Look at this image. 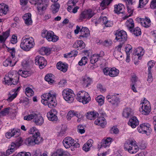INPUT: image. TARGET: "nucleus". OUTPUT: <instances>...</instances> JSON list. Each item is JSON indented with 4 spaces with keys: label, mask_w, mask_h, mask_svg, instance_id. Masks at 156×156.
<instances>
[{
    "label": "nucleus",
    "mask_w": 156,
    "mask_h": 156,
    "mask_svg": "<svg viewBox=\"0 0 156 156\" xmlns=\"http://www.w3.org/2000/svg\"><path fill=\"white\" fill-rule=\"evenodd\" d=\"M94 124L100 126L101 127L104 128L106 125L107 122L105 118L102 117H100L95 120Z\"/></svg>",
    "instance_id": "nucleus-23"
},
{
    "label": "nucleus",
    "mask_w": 156,
    "mask_h": 156,
    "mask_svg": "<svg viewBox=\"0 0 156 156\" xmlns=\"http://www.w3.org/2000/svg\"><path fill=\"white\" fill-rule=\"evenodd\" d=\"M119 73V71L115 67L111 68L109 76L114 77L117 76Z\"/></svg>",
    "instance_id": "nucleus-40"
},
{
    "label": "nucleus",
    "mask_w": 156,
    "mask_h": 156,
    "mask_svg": "<svg viewBox=\"0 0 156 156\" xmlns=\"http://www.w3.org/2000/svg\"><path fill=\"white\" fill-rule=\"evenodd\" d=\"M85 43L82 40H78L76 41L73 47L76 48H77L78 50H80L84 48L85 47Z\"/></svg>",
    "instance_id": "nucleus-24"
},
{
    "label": "nucleus",
    "mask_w": 156,
    "mask_h": 156,
    "mask_svg": "<svg viewBox=\"0 0 156 156\" xmlns=\"http://www.w3.org/2000/svg\"><path fill=\"white\" fill-rule=\"evenodd\" d=\"M139 110L143 115H148L151 111V107L149 102L145 99L141 101L140 104Z\"/></svg>",
    "instance_id": "nucleus-6"
},
{
    "label": "nucleus",
    "mask_w": 156,
    "mask_h": 156,
    "mask_svg": "<svg viewBox=\"0 0 156 156\" xmlns=\"http://www.w3.org/2000/svg\"><path fill=\"white\" fill-rule=\"evenodd\" d=\"M139 124V122L136 117L134 116L130 119L128 122V124L132 128H134Z\"/></svg>",
    "instance_id": "nucleus-22"
},
{
    "label": "nucleus",
    "mask_w": 156,
    "mask_h": 156,
    "mask_svg": "<svg viewBox=\"0 0 156 156\" xmlns=\"http://www.w3.org/2000/svg\"><path fill=\"white\" fill-rule=\"evenodd\" d=\"M29 133L33 134V137H41L40 135V133L39 130L35 127H33L31 128L29 130Z\"/></svg>",
    "instance_id": "nucleus-36"
},
{
    "label": "nucleus",
    "mask_w": 156,
    "mask_h": 156,
    "mask_svg": "<svg viewBox=\"0 0 156 156\" xmlns=\"http://www.w3.org/2000/svg\"><path fill=\"white\" fill-rule=\"evenodd\" d=\"M113 54L115 57L118 60H119L120 58L122 57V54L121 52L114 51Z\"/></svg>",
    "instance_id": "nucleus-52"
},
{
    "label": "nucleus",
    "mask_w": 156,
    "mask_h": 156,
    "mask_svg": "<svg viewBox=\"0 0 156 156\" xmlns=\"http://www.w3.org/2000/svg\"><path fill=\"white\" fill-rule=\"evenodd\" d=\"M25 94L28 97H30L34 94L33 90L30 87H27L25 89Z\"/></svg>",
    "instance_id": "nucleus-46"
},
{
    "label": "nucleus",
    "mask_w": 156,
    "mask_h": 156,
    "mask_svg": "<svg viewBox=\"0 0 156 156\" xmlns=\"http://www.w3.org/2000/svg\"><path fill=\"white\" fill-rule=\"evenodd\" d=\"M55 152L59 156H65L68 154V152L64 151L61 148L58 149Z\"/></svg>",
    "instance_id": "nucleus-44"
},
{
    "label": "nucleus",
    "mask_w": 156,
    "mask_h": 156,
    "mask_svg": "<svg viewBox=\"0 0 156 156\" xmlns=\"http://www.w3.org/2000/svg\"><path fill=\"white\" fill-rule=\"evenodd\" d=\"M149 0H139L138 8H142L148 2Z\"/></svg>",
    "instance_id": "nucleus-54"
},
{
    "label": "nucleus",
    "mask_w": 156,
    "mask_h": 156,
    "mask_svg": "<svg viewBox=\"0 0 156 156\" xmlns=\"http://www.w3.org/2000/svg\"><path fill=\"white\" fill-rule=\"evenodd\" d=\"M99 56L98 54H94L90 58V62L92 64H94L97 62L98 60Z\"/></svg>",
    "instance_id": "nucleus-43"
},
{
    "label": "nucleus",
    "mask_w": 156,
    "mask_h": 156,
    "mask_svg": "<svg viewBox=\"0 0 156 156\" xmlns=\"http://www.w3.org/2000/svg\"><path fill=\"white\" fill-rule=\"evenodd\" d=\"M54 76L52 74H49L47 75L45 77V80L47 81L48 83L51 84L54 83Z\"/></svg>",
    "instance_id": "nucleus-39"
},
{
    "label": "nucleus",
    "mask_w": 156,
    "mask_h": 156,
    "mask_svg": "<svg viewBox=\"0 0 156 156\" xmlns=\"http://www.w3.org/2000/svg\"><path fill=\"white\" fill-rule=\"evenodd\" d=\"M125 150L129 153L133 154L136 153L139 150L138 147L136 143V141H128L126 142L124 145Z\"/></svg>",
    "instance_id": "nucleus-7"
},
{
    "label": "nucleus",
    "mask_w": 156,
    "mask_h": 156,
    "mask_svg": "<svg viewBox=\"0 0 156 156\" xmlns=\"http://www.w3.org/2000/svg\"><path fill=\"white\" fill-rule=\"evenodd\" d=\"M93 143V140L92 139H90L85 143L83 146V150L85 152H87L90 151V147L92 146V144Z\"/></svg>",
    "instance_id": "nucleus-34"
},
{
    "label": "nucleus",
    "mask_w": 156,
    "mask_h": 156,
    "mask_svg": "<svg viewBox=\"0 0 156 156\" xmlns=\"http://www.w3.org/2000/svg\"><path fill=\"white\" fill-rule=\"evenodd\" d=\"M20 129L17 128H13L11 129V131L13 136L16 137L20 134Z\"/></svg>",
    "instance_id": "nucleus-47"
},
{
    "label": "nucleus",
    "mask_w": 156,
    "mask_h": 156,
    "mask_svg": "<svg viewBox=\"0 0 156 156\" xmlns=\"http://www.w3.org/2000/svg\"><path fill=\"white\" fill-rule=\"evenodd\" d=\"M78 131L81 134L85 133V131L84 128L82 125H79L78 127Z\"/></svg>",
    "instance_id": "nucleus-61"
},
{
    "label": "nucleus",
    "mask_w": 156,
    "mask_h": 156,
    "mask_svg": "<svg viewBox=\"0 0 156 156\" xmlns=\"http://www.w3.org/2000/svg\"><path fill=\"white\" fill-rule=\"evenodd\" d=\"M15 72L12 71L10 72L8 74L6 75L4 77L3 81L5 84L7 85H16L17 83L19 80V76L17 74L14 73Z\"/></svg>",
    "instance_id": "nucleus-4"
},
{
    "label": "nucleus",
    "mask_w": 156,
    "mask_h": 156,
    "mask_svg": "<svg viewBox=\"0 0 156 156\" xmlns=\"http://www.w3.org/2000/svg\"><path fill=\"white\" fill-rule=\"evenodd\" d=\"M76 99L83 104L88 103L91 100L89 94L84 91H79L78 92L76 95Z\"/></svg>",
    "instance_id": "nucleus-8"
},
{
    "label": "nucleus",
    "mask_w": 156,
    "mask_h": 156,
    "mask_svg": "<svg viewBox=\"0 0 156 156\" xmlns=\"http://www.w3.org/2000/svg\"><path fill=\"white\" fill-rule=\"evenodd\" d=\"M16 62L9 57H8L3 62V65L4 66L7 67L8 66H14Z\"/></svg>",
    "instance_id": "nucleus-31"
},
{
    "label": "nucleus",
    "mask_w": 156,
    "mask_h": 156,
    "mask_svg": "<svg viewBox=\"0 0 156 156\" xmlns=\"http://www.w3.org/2000/svg\"><path fill=\"white\" fill-rule=\"evenodd\" d=\"M112 43V41L110 40H106L102 42V43L104 46L109 47L111 45Z\"/></svg>",
    "instance_id": "nucleus-59"
},
{
    "label": "nucleus",
    "mask_w": 156,
    "mask_h": 156,
    "mask_svg": "<svg viewBox=\"0 0 156 156\" xmlns=\"http://www.w3.org/2000/svg\"><path fill=\"white\" fill-rule=\"evenodd\" d=\"M134 52L135 55H137L138 57V59H140L141 57L144 54V50L142 47H140L136 48Z\"/></svg>",
    "instance_id": "nucleus-29"
},
{
    "label": "nucleus",
    "mask_w": 156,
    "mask_h": 156,
    "mask_svg": "<svg viewBox=\"0 0 156 156\" xmlns=\"http://www.w3.org/2000/svg\"><path fill=\"white\" fill-rule=\"evenodd\" d=\"M35 64L38 65L39 68L42 69L44 68L47 64V61L44 58L41 56L38 55L35 59Z\"/></svg>",
    "instance_id": "nucleus-17"
},
{
    "label": "nucleus",
    "mask_w": 156,
    "mask_h": 156,
    "mask_svg": "<svg viewBox=\"0 0 156 156\" xmlns=\"http://www.w3.org/2000/svg\"><path fill=\"white\" fill-rule=\"evenodd\" d=\"M154 63L153 61H149L147 63V66L148 68V71L151 72V68H152L154 65Z\"/></svg>",
    "instance_id": "nucleus-55"
},
{
    "label": "nucleus",
    "mask_w": 156,
    "mask_h": 156,
    "mask_svg": "<svg viewBox=\"0 0 156 156\" xmlns=\"http://www.w3.org/2000/svg\"><path fill=\"white\" fill-rule=\"evenodd\" d=\"M56 95V93L52 90L44 93L41 96V102L45 105H47L50 108H53L57 105Z\"/></svg>",
    "instance_id": "nucleus-1"
},
{
    "label": "nucleus",
    "mask_w": 156,
    "mask_h": 156,
    "mask_svg": "<svg viewBox=\"0 0 156 156\" xmlns=\"http://www.w3.org/2000/svg\"><path fill=\"white\" fill-rule=\"evenodd\" d=\"M96 100L98 104L101 106L104 103V97L102 95H99L96 98Z\"/></svg>",
    "instance_id": "nucleus-45"
},
{
    "label": "nucleus",
    "mask_w": 156,
    "mask_h": 156,
    "mask_svg": "<svg viewBox=\"0 0 156 156\" xmlns=\"http://www.w3.org/2000/svg\"><path fill=\"white\" fill-rule=\"evenodd\" d=\"M95 14L94 10L91 9L85 10L81 12L78 20L79 22H80L85 19L90 20Z\"/></svg>",
    "instance_id": "nucleus-9"
},
{
    "label": "nucleus",
    "mask_w": 156,
    "mask_h": 156,
    "mask_svg": "<svg viewBox=\"0 0 156 156\" xmlns=\"http://www.w3.org/2000/svg\"><path fill=\"white\" fill-rule=\"evenodd\" d=\"M35 45L34 38L26 35L22 38L20 44L21 49L25 51H28L33 48Z\"/></svg>",
    "instance_id": "nucleus-2"
},
{
    "label": "nucleus",
    "mask_w": 156,
    "mask_h": 156,
    "mask_svg": "<svg viewBox=\"0 0 156 156\" xmlns=\"http://www.w3.org/2000/svg\"><path fill=\"white\" fill-rule=\"evenodd\" d=\"M10 108H6L3 110L1 112V114L3 115H6L9 114Z\"/></svg>",
    "instance_id": "nucleus-57"
},
{
    "label": "nucleus",
    "mask_w": 156,
    "mask_h": 156,
    "mask_svg": "<svg viewBox=\"0 0 156 156\" xmlns=\"http://www.w3.org/2000/svg\"><path fill=\"white\" fill-rule=\"evenodd\" d=\"M43 37L46 38L47 40L49 41L55 42L58 39V37L55 35L54 33L52 31L45 30L42 34Z\"/></svg>",
    "instance_id": "nucleus-12"
},
{
    "label": "nucleus",
    "mask_w": 156,
    "mask_h": 156,
    "mask_svg": "<svg viewBox=\"0 0 156 156\" xmlns=\"http://www.w3.org/2000/svg\"><path fill=\"white\" fill-rule=\"evenodd\" d=\"M23 119L24 120L27 121L33 119V122L37 126H41L44 122V119L42 116L34 112L24 116Z\"/></svg>",
    "instance_id": "nucleus-3"
},
{
    "label": "nucleus",
    "mask_w": 156,
    "mask_h": 156,
    "mask_svg": "<svg viewBox=\"0 0 156 156\" xmlns=\"http://www.w3.org/2000/svg\"><path fill=\"white\" fill-rule=\"evenodd\" d=\"M112 141V138L109 137L107 138L106 139L103 140L101 143V147L106 148L109 147Z\"/></svg>",
    "instance_id": "nucleus-32"
},
{
    "label": "nucleus",
    "mask_w": 156,
    "mask_h": 156,
    "mask_svg": "<svg viewBox=\"0 0 156 156\" xmlns=\"http://www.w3.org/2000/svg\"><path fill=\"white\" fill-rule=\"evenodd\" d=\"M18 147L14 142H12L11 145V147L9 149H8L6 151V153L8 155H9L12 153Z\"/></svg>",
    "instance_id": "nucleus-42"
},
{
    "label": "nucleus",
    "mask_w": 156,
    "mask_h": 156,
    "mask_svg": "<svg viewBox=\"0 0 156 156\" xmlns=\"http://www.w3.org/2000/svg\"><path fill=\"white\" fill-rule=\"evenodd\" d=\"M114 7V12L115 13L119 14L123 13L124 8V5L122 4H120L118 5H115Z\"/></svg>",
    "instance_id": "nucleus-35"
},
{
    "label": "nucleus",
    "mask_w": 156,
    "mask_h": 156,
    "mask_svg": "<svg viewBox=\"0 0 156 156\" xmlns=\"http://www.w3.org/2000/svg\"><path fill=\"white\" fill-rule=\"evenodd\" d=\"M18 156H30V154L29 152H21L19 153L18 154Z\"/></svg>",
    "instance_id": "nucleus-64"
},
{
    "label": "nucleus",
    "mask_w": 156,
    "mask_h": 156,
    "mask_svg": "<svg viewBox=\"0 0 156 156\" xmlns=\"http://www.w3.org/2000/svg\"><path fill=\"white\" fill-rule=\"evenodd\" d=\"M87 58L85 56L82 57L81 60L79 62L78 64L80 66L85 65L87 63Z\"/></svg>",
    "instance_id": "nucleus-50"
},
{
    "label": "nucleus",
    "mask_w": 156,
    "mask_h": 156,
    "mask_svg": "<svg viewBox=\"0 0 156 156\" xmlns=\"http://www.w3.org/2000/svg\"><path fill=\"white\" fill-rule=\"evenodd\" d=\"M17 95V93H14L13 94L9 95L8 98L7 100L8 101H11L14 99Z\"/></svg>",
    "instance_id": "nucleus-56"
},
{
    "label": "nucleus",
    "mask_w": 156,
    "mask_h": 156,
    "mask_svg": "<svg viewBox=\"0 0 156 156\" xmlns=\"http://www.w3.org/2000/svg\"><path fill=\"white\" fill-rule=\"evenodd\" d=\"M43 140L42 137H36L33 136L27 138L25 141V143L27 146H34L36 144H39Z\"/></svg>",
    "instance_id": "nucleus-11"
},
{
    "label": "nucleus",
    "mask_w": 156,
    "mask_h": 156,
    "mask_svg": "<svg viewBox=\"0 0 156 156\" xmlns=\"http://www.w3.org/2000/svg\"><path fill=\"white\" fill-rule=\"evenodd\" d=\"M31 15L30 13L25 14L23 17L25 23L27 25L32 24V20L31 18Z\"/></svg>",
    "instance_id": "nucleus-27"
},
{
    "label": "nucleus",
    "mask_w": 156,
    "mask_h": 156,
    "mask_svg": "<svg viewBox=\"0 0 156 156\" xmlns=\"http://www.w3.org/2000/svg\"><path fill=\"white\" fill-rule=\"evenodd\" d=\"M56 67L58 69L64 73H65L67 70L68 65L67 64L59 62L57 63Z\"/></svg>",
    "instance_id": "nucleus-25"
},
{
    "label": "nucleus",
    "mask_w": 156,
    "mask_h": 156,
    "mask_svg": "<svg viewBox=\"0 0 156 156\" xmlns=\"http://www.w3.org/2000/svg\"><path fill=\"white\" fill-rule=\"evenodd\" d=\"M125 25L130 32H131L134 27V23L132 19L130 18L126 21Z\"/></svg>",
    "instance_id": "nucleus-37"
},
{
    "label": "nucleus",
    "mask_w": 156,
    "mask_h": 156,
    "mask_svg": "<svg viewBox=\"0 0 156 156\" xmlns=\"http://www.w3.org/2000/svg\"><path fill=\"white\" fill-rule=\"evenodd\" d=\"M62 94L63 98L69 103H72L74 100L75 94L73 90L69 89L64 90Z\"/></svg>",
    "instance_id": "nucleus-10"
},
{
    "label": "nucleus",
    "mask_w": 156,
    "mask_h": 156,
    "mask_svg": "<svg viewBox=\"0 0 156 156\" xmlns=\"http://www.w3.org/2000/svg\"><path fill=\"white\" fill-rule=\"evenodd\" d=\"M22 142L23 140L22 139V138L20 137H19L16 140L15 143L17 146L18 147L21 145Z\"/></svg>",
    "instance_id": "nucleus-60"
},
{
    "label": "nucleus",
    "mask_w": 156,
    "mask_h": 156,
    "mask_svg": "<svg viewBox=\"0 0 156 156\" xmlns=\"http://www.w3.org/2000/svg\"><path fill=\"white\" fill-rule=\"evenodd\" d=\"M92 83L91 79L87 76L82 77L81 83L84 87H87Z\"/></svg>",
    "instance_id": "nucleus-28"
},
{
    "label": "nucleus",
    "mask_w": 156,
    "mask_h": 156,
    "mask_svg": "<svg viewBox=\"0 0 156 156\" xmlns=\"http://www.w3.org/2000/svg\"><path fill=\"white\" fill-rule=\"evenodd\" d=\"M9 11V6L5 4L2 3L0 4V16L6 15Z\"/></svg>",
    "instance_id": "nucleus-26"
},
{
    "label": "nucleus",
    "mask_w": 156,
    "mask_h": 156,
    "mask_svg": "<svg viewBox=\"0 0 156 156\" xmlns=\"http://www.w3.org/2000/svg\"><path fill=\"white\" fill-rule=\"evenodd\" d=\"M35 2V4H37V5L38 13L39 14L41 15L43 14V12L46 9L47 7V5L46 4L44 3L42 1H39L37 2V0H34Z\"/></svg>",
    "instance_id": "nucleus-18"
},
{
    "label": "nucleus",
    "mask_w": 156,
    "mask_h": 156,
    "mask_svg": "<svg viewBox=\"0 0 156 156\" xmlns=\"http://www.w3.org/2000/svg\"><path fill=\"white\" fill-rule=\"evenodd\" d=\"M18 74L23 77L26 78L30 76V72L27 71L20 70L18 72Z\"/></svg>",
    "instance_id": "nucleus-41"
},
{
    "label": "nucleus",
    "mask_w": 156,
    "mask_h": 156,
    "mask_svg": "<svg viewBox=\"0 0 156 156\" xmlns=\"http://www.w3.org/2000/svg\"><path fill=\"white\" fill-rule=\"evenodd\" d=\"M74 116L79 118L81 117L80 113L75 112L73 110H71L69 111L68 113L67 116V119L68 120H70L72 117Z\"/></svg>",
    "instance_id": "nucleus-30"
},
{
    "label": "nucleus",
    "mask_w": 156,
    "mask_h": 156,
    "mask_svg": "<svg viewBox=\"0 0 156 156\" xmlns=\"http://www.w3.org/2000/svg\"><path fill=\"white\" fill-rule=\"evenodd\" d=\"M8 51L11 54V56L9 57L15 60V49L14 48H8Z\"/></svg>",
    "instance_id": "nucleus-51"
},
{
    "label": "nucleus",
    "mask_w": 156,
    "mask_h": 156,
    "mask_svg": "<svg viewBox=\"0 0 156 156\" xmlns=\"http://www.w3.org/2000/svg\"><path fill=\"white\" fill-rule=\"evenodd\" d=\"M78 2V0H69L68 2V11L70 13H76L80 8L79 6H76V5Z\"/></svg>",
    "instance_id": "nucleus-13"
},
{
    "label": "nucleus",
    "mask_w": 156,
    "mask_h": 156,
    "mask_svg": "<svg viewBox=\"0 0 156 156\" xmlns=\"http://www.w3.org/2000/svg\"><path fill=\"white\" fill-rule=\"evenodd\" d=\"M57 112L55 109H52L47 113V116L48 119L51 121H56L58 120Z\"/></svg>",
    "instance_id": "nucleus-19"
},
{
    "label": "nucleus",
    "mask_w": 156,
    "mask_h": 156,
    "mask_svg": "<svg viewBox=\"0 0 156 156\" xmlns=\"http://www.w3.org/2000/svg\"><path fill=\"white\" fill-rule=\"evenodd\" d=\"M133 33L135 36H138L141 34V31L140 29L138 27H136L131 32Z\"/></svg>",
    "instance_id": "nucleus-48"
},
{
    "label": "nucleus",
    "mask_w": 156,
    "mask_h": 156,
    "mask_svg": "<svg viewBox=\"0 0 156 156\" xmlns=\"http://www.w3.org/2000/svg\"><path fill=\"white\" fill-rule=\"evenodd\" d=\"M132 48V47L130 44H127L125 47V51L127 55V58L129 57L130 55L129 51Z\"/></svg>",
    "instance_id": "nucleus-53"
},
{
    "label": "nucleus",
    "mask_w": 156,
    "mask_h": 156,
    "mask_svg": "<svg viewBox=\"0 0 156 156\" xmlns=\"http://www.w3.org/2000/svg\"><path fill=\"white\" fill-rule=\"evenodd\" d=\"M111 68L106 67L103 69V72L105 75L106 76H109L110 73Z\"/></svg>",
    "instance_id": "nucleus-58"
},
{
    "label": "nucleus",
    "mask_w": 156,
    "mask_h": 156,
    "mask_svg": "<svg viewBox=\"0 0 156 156\" xmlns=\"http://www.w3.org/2000/svg\"><path fill=\"white\" fill-rule=\"evenodd\" d=\"M110 4L107 0H103L101 3V6L103 7H105L106 6Z\"/></svg>",
    "instance_id": "nucleus-62"
},
{
    "label": "nucleus",
    "mask_w": 156,
    "mask_h": 156,
    "mask_svg": "<svg viewBox=\"0 0 156 156\" xmlns=\"http://www.w3.org/2000/svg\"><path fill=\"white\" fill-rule=\"evenodd\" d=\"M115 35V39L119 42H122V44L126 41L127 38L126 33L123 30L116 32Z\"/></svg>",
    "instance_id": "nucleus-16"
},
{
    "label": "nucleus",
    "mask_w": 156,
    "mask_h": 156,
    "mask_svg": "<svg viewBox=\"0 0 156 156\" xmlns=\"http://www.w3.org/2000/svg\"><path fill=\"white\" fill-rule=\"evenodd\" d=\"M52 6L53 13H56L58 11L60 7L59 4L57 3H54Z\"/></svg>",
    "instance_id": "nucleus-49"
},
{
    "label": "nucleus",
    "mask_w": 156,
    "mask_h": 156,
    "mask_svg": "<svg viewBox=\"0 0 156 156\" xmlns=\"http://www.w3.org/2000/svg\"><path fill=\"white\" fill-rule=\"evenodd\" d=\"M138 131L143 134H146L148 135L151 131V125L148 123H143L140 125L137 128Z\"/></svg>",
    "instance_id": "nucleus-15"
},
{
    "label": "nucleus",
    "mask_w": 156,
    "mask_h": 156,
    "mask_svg": "<svg viewBox=\"0 0 156 156\" xmlns=\"http://www.w3.org/2000/svg\"><path fill=\"white\" fill-rule=\"evenodd\" d=\"M79 32L80 35L79 39L81 40L86 39L90 35V31L88 29L85 27H82L80 28L78 25L76 26V29L74 30V33L76 34H78Z\"/></svg>",
    "instance_id": "nucleus-5"
},
{
    "label": "nucleus",
    "mask_w": 156,
    "mask_h": 156,
    "mask_svg": "<svg viewBox=\"0 0 156 156\" xmlns=\"http://www.w3.org/2000/svg\"><path fill=\"white\" fill-rule=\"evenodd\" d=\"M133 115L132 110L129 108H126L124 110L122 113L123 116L126 118H128Z\"/></svg>",
    "instance_id": "nucleus-38"
},
{
    "label": "nucleus",
    "mask_w": 156,
    "mask_h": 156,
    "mask_svg": "<svg viewBox=\"0 0 156 156\" xmlns=\"http://www.w3.org/2000/svg\"><path fill=\"white\" fill-rule=\"evenodd\" d=\"M74 143V140L70 137H66L63 141V144L65 147L67 149L72 146Z\"/></svg>",
    "instance_id": "nucleus-20"
},
{
    "label": "nucleus",
    "mask_w": 156,
    "mask_h": 156,
    "mask_svg": "<svg viewBox=\"0 0 156 156\" xmlns=\"http://www.w3.org/2000/svg\"><path fill=\"white\" fill-rule=\"evenodd\" d=\"M99 116L98 113L96 112H89L87 113L86 117L90 120H94Z\"/></svg>",
    "instance_id": "nucleus-33"
},
{
    "label": "nucleus",
    "mask_w": 156,
    "mask_h": 156,
    "mask_svg": "<svg viewBox=\"0 0 156 156\" xmlns=\"http://www.w3.org/2000/svg\"><path fill=\"white\" fill-rule=\"evenodd\" d=\"M150 7L151 9L156 8V0H152L151 2Z\"/></svg>",
    "instance_id": "nucleus-63"
},
{
    "label": "nucleus",
    "mask_w": 156,
    "mask_h": 156,
    "mask_svg": "<svg viewBox=\"0 0 156 156\" xmlns=\"http://www.w3.org/2000/svg\"><path fill=\"white\" fill-rule=\"evenodd\" d=\"M118 95L115 94H109L106 96V99L113 106H117L120 101Z\"/></svg>",
    "instance_id": "nucleus-14"
},
{
    "label": "nucleus",
    "mask_w": 156,
    "mask_h": 156,
    "mask_svg": "<svg viewBox=\"0 0 156 156\" xmlns=\"http://www.w3.org/2000/svg\"><path fill=\"white\" fill-rule=\"evenodd\" d=\"M138 21L141 25L145 28H148L151 25V21L150 19L148 17L145 18H140L138 19Z\"/></svg>",
    "instance_id": "nucleus-21"
}]
</instances>
